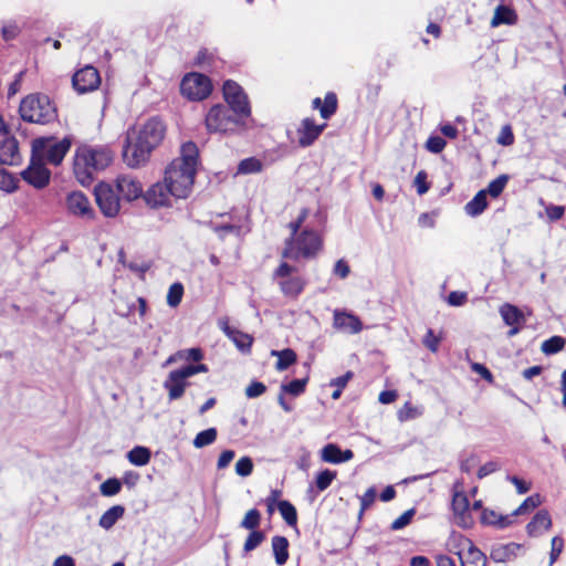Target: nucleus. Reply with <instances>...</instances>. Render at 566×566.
<instances>
[{"label": "nucleus", "mask_w": 566, "mask_h": 566, "mask_svg": "<svg viewBox=\"0 0 566 566\" xmlns=\"http://www.w3.org/2000/svg\"><path fill=\"white\" fill-rule=\"evenodd\" d=\"M499 312L503 322L511 327L507 332V336L512 337L518 334L525 323L523 312L516 305L511 303L502 304Z\"/></svg>", "instance_id": "nucleus-19"}, {"label": "nucleus", "mask_w": 566, "mask_h": 566, "mask_svg": "<svg viewBox=\"0 0 566 566\" xmlns=\"http://www.w3.org/2000/svg\"><path fill=\"white\" fill-rule=\"evenodd\" d=\"M213 230L221 239H224V237L229 233H232L237 237L241 235L242 227L235 224H218Z\"/></svg>", "instance_id": "nucleus-58"}, {"label": "nucleus", "mask_w": 566, "mask_h": 566, "mask_svg": "<svg viewBox=\"0 0 566 566\" xmlns=\"http://www.w3.org/2000/svg\"><path fill=\"white\" fill-rule=\"evenodd\" d=\"M333 273L340 279H346L350 273V268L344 259H340L336 261Z\"/></svg>", "instance_id": "nucleus-62"}, {"label": "nucleus", "mask_w": 566, "mask_h": 566, "mask_svg": "<svg viewBox=\"0 0 566 566\" xmlns=\"http://www.w3.org/2000/svg\"><path fill=\"white\" fill-rule=\"evenodd\" d=\"M166 125L158 117L149 118L133 139L128 133L123 148V158L132 168L145 165L150 154L165 138Z\"/></svg>", "instance_id": "nucleus-2"}, {"label": "nucleus", "mask_w": 566, "mask_h": 566, "mask_svg": "<svg viewBox=\"0 0 566 566\" xmlns=\"http://www.w3.org/2000/svg\"><path fill=\"white\" fill-rule=\"evenodd\" d=\"M377 490L375 486H370L360 497V509L358 517L361 518L365 511L370 509L376 501Z\"/></svg>", "instance_id": "nucleus-46"}, {"label": "nucleus", "mask_w": 566, "mask_h": 566, "mask_svg": "<svg viewBox=\"0 0 566 566\" xmlns=\"http://www.w3.org/2000/svg\"><path fill=\"white\" fill-rule=\"evenodd\" d=\"M265 539V535L262 531H251V533L248 535L243 549L245 553H249L253 549H255L258 546H260Z\"/></svg>", "instance_id": "nucleus-47"}, {"label": "nucleus", "mask_w": 566, "mask_h": 566, "mask_svg": "<svg viewBox=\"0 0 566 566\" xmlns=\"http://www.w3.org/2000/svg\"><path fill=\"white\" fill-rule=\"evenodd\" d=\"M99 490L104 496H114L120 492L122 483L116 478H109L101 484Z\"/></svg>", "instance_id": "nucleus-48"}, {"label": "nucleus", "mask_w": 566, "mask_h": 566, "mask_svg": "<svg viewBox=\"0 0 566 566\" xmlns=\"http://www.w3.org/2000/svg\"><path fill=\"white\" fill-rule=\"evenodd\" d=\"M144 199L146 203L151 208L168 207L170 206V187H168L165 180L163 182H156L145 193Z\"/></svg>", "instance_id": "nucleus-20"}, {"label": "nucleus", "mask_w": 566, "mask_h": 566, "mask_svg": "<svg viewBox=\"0 0 566 566\" xmlns=\"http://www.w3.org/2000/svg\"><path fill=\"white\" fill-rule=\"evenodd\" d=\"M101 84L99 72L92 65H86L76 71L72 77V85L74 90L84 94L95 91Z\"/></svg>", "instance_id": "nucleus-14"}, {"label": "nucleus", "mask_w": 566, "mask_h": 566, "mask_svg": "<svg viewBox=\"0 0 566 566\" xmlns=\"http://www.w3.org/2000/svg\"><path fill=\"white\" fill-rule=\"evenodd\" d=\"M323 247L324 239L322 233L305 228L297 237L285 240L281 256L294 261L314 259L323 250Z\"/></svg>", "instance_id": "nucleus-4"}, {"label": "nucleus", "mask_w": 566, "mask_h": 566, "mask_svg": "<svg viewBox=\"0 0 566 566\" xmlns=\"http://www.w3.org/2000/svg\"><path fill=\"white\" fill-rule=\"evenodd\" d=\"M263 168V164L255 157L245 158L240 161L238 170L241 174H255L260 172Z\"/></svg>", "instance_id": "nucleus-44"}, {"label": "nucleus", "mask_w": 566, "mask_h": 566, "mask_svg": "<svg viewBox=\"0 0 566 566\" xmlns=\"http://www.w3.org/2000/svg\"><path fill=\"white\" fill-rule=\"evenodd\" d=\"M337 473L335 471H331L328 469L318 473L316 478V488L318 491H325L329 488Z\"/></svg>", "instance_id": "nucleus-50"}, {"label": "nucleus", "mask_w": 566, "mask_h": 566, "mask_svg": "<svg viewBox=\"0 0 566 566\" xmlns=\"http://www.w3.org/2000/svg\"><path fill=\"white\" fill-rule=\"evenodd\" d=\"M114 160V153L108 146L81 145L73 158V172L83 186L91 185L95 176L105 170Z\"/></svg>", "instance_id": "nucleus-3"}, {"label": "nucleus", "mask_w": 566, "mask_h": 566, "mask_svg": "<svg viewBox=\"0 0 566 566\" xmlns=\"http://www.w3.org/2000/svg\"><path fill=\"white\" fill-rule=\"evenodd\" d=\"M517 14L513 8L500 4L494 10L491 27L495 28L501 24L513 25L517 22Z\"/></svg>", "instance_id": "nucleus-25"}, {"label": "nucleus", "mask_w": 566, "mask_h": 566, "mask_svg": "<svg viewBox=\"0 0 566 566\" xmlns=\"http://www.w3.org/2000/svg\"><path fill=\"white\" fill-rule=\"evenodd\" d=\"M203 358V353L201 348H188L181 349L171 355L167 359V364H170L176 360H187V361H196L199 363Z\"/></svg>", "instance_id": "nucleus-33"}, {"label": "nucleus", "mask_w": 566, "mask_h": 566, "mask_svg": "<svg viewBox=\"0 0 566 566\" xmlns=\"http://www.w3.org/2000/svg\"><path fill=\"white\" fill-rule=\"evenodd\" d=\"M515 137L511 125H505L501 128L500 134L496 138L497 144L502 146H511L514 144Z\"/></svg>", "instance_id": "nucleus-57"}, {"label": "nucleus", "mask_w": 566, "mask_h": 566, "mask_svg": "<svg viewBox=\"0 0 566 566\" xmlns=\"http://www.w3.org/2000/svg\"><path fill=\"white\" fill-rule=\"evenodd\" d=\"M114 187L118 192L120 199L127 202H132L144 196L142 182L129 175L118 176L115 179Z\"/></svg>", "instance_id": "nucleus-16"}, {"label": "nucleus", "mask_w": 566, "mask_h": 566, "mask_svg": "<svg viewBox=\"0 0 566 566\" xmlns=\"http://www.w3.org/2000/svg\"><path fill=\"white\" fill-rule=\"evenodd\" d=\"M208 370L206 364L186 365L171 370L163 385L168 392L169 400H178L185 395L186 388L190 385L189 377Z\"/></svg>", "instance_id": "nucleus-9"}, {"label": "nucleus", "mask_w": 566, "mask_h": 566, "mask_svg": "<svg viewBox=\"0 0 566 566\" xmlns=\"http://www.w3.org/2000/svg\"><path fill=\"white\" fill-rule=\"evenodd\" d=\"M272 280L277 283L281 293L296 300L306 287V280L297 273V268L282 261L272 273Z\"/></svg>", "instance_id": "nucleus-7"}, {"label": "nucleus", "mask_w": 566, "mask_h": 566, "mask_svg": "<svg viewBox=\"0 0 566 566\" xmlns=\"http://www.w3.org/2000/svg\"><path fill=\"white\" fill-rule=\"evenodd\" d=\"M468 301L465 292L453 291L448 295V303L452 306H461Z\"/></svg>", "instance_id": "nucleus-63"}, {"label": "nucleus", "mask_w": 566, "mask_h": 566, "mask_svg": "<svg viewBox=\"0 0 566 566\" xmlns=\"http://www.w3.org/2000/svg\"><path fill=\"white\" fill-rule=\"evenodd\" d=\"M222 93L227 105L232 113L237 114L243 120L251 115V106L248 95L241 85L233 80H227L222 86Z\"/></svg>", "instance_id": "nucleus-11"}, {"label": "nucleus", "mask_w": 566, "mask_h": 566, "mask_svg": "<svg viewBox=\"0 0 566 566\" xmlns=\"http://www.w3.org/2000/svg\"><path fill=\"white\" fill-rule=\"evenodd\" d=\"M96 205L106 218H115L120 211V197L114 185L101 181L94 188Z\"/></svg>", "instance_id": "nucleus-12"}, {"label": "nucleus", "mask_w": 566, "mask_h": 566, "mask_svg": "<svg viewBox=\"0 0 566 566\" xmlns=\"http://www.w3.org/2000/svg\"><path fill=\"white\" fill-rule=\"evenodd\" d=\"M566 339L562 336L555 335L544 340L541 349L545 355H554L564 349Z\"/></svg>", "instance_id": "nucleus-35"}, {"label": "nucleus", "mask_w": 566, "mask_h": 566, "mask_svg": "<svg viewBox=\"0 0 566 566\" xmlns=\"http://www.w3.org/2000/svg\"><path fill=\"white\" fill-rule=\"evenodd\" d=\"M184 292L185 289L180 282L172 283L168 289L167 304L170 307H177L181 303Z\"/></svg>", "instance_id": "nucleus-39"}, {"label": "nucleus", "mask_w": 566, "mask_h": 566, "mask_svg": "<svg viewBox=\"0 0 566 566\" xmlns=\"http://www.w3.org/2000/svg\"><path fill=\"white\" fill-rule=\"evenodd\" d=\"M472 370L475 371L476 374H479L484 380H486L488 382H493L494 380V377L492 375V373L490 371V369L484 366L483 364H480V363H473L472 366H471Z\"/></svg>", "instance_id": "nucleus-64"}, {"label": "nucleus", "mask_w": 566, "mask_h": 566, "mask_svg": "<svg viewBox=\"0 0 566 566\" xmlns=\"http://www.w3.org/2000/svg\"><path fill=\"white\" fill-rule=\"evenodd\" d=\"M565 207L564 206H556V205H548L545 207V213L549 221H558L560 220L565 214Z\"/></svg>", "instance_id": "nucleus-59"}, {"label": "nucleus", "mask_w": 566, "mask_h": 566, "mask_svg": "<svg viewBox=\"0 0 566 566\" xmlns=\"http://www.w3.org/2000/svg\"><path fill=\"white\" fill-rule=\"evenodd\" d=\"M228 336L240 350L250 352L253 344V337L251 335L239 329H228Z\"/></svg>", "instance_id": "nucleus-34"}, {"label": "nucleus", "mask_w": 566, "mask_h": 566, "mask_svg": "<svg viewBox=\"0 0 566 566\" xmlns=\"http://www.w3.org/2000/svg\"><path fill=\"white\" fill-rule=\"evenodd\" d=\"M213 62V55L207 49H200L195 57L193 65L198 67H209Z\"/></svg>", "instance_id": "nucleus-53"}, {"label": "nucleus", "mask_w": 566, "mask_h": 566, "mask_svg": "<svg viewBox=\"0 0 566 566\" xmlns=\"http://www.w3.org/2000/svg\"><path fill=\"white\" fill-rule=\"evenodd\" d=\"M66 207L69 212L74 216L90 220L95 218V211L90 199L81 191H73L67 195Z\"/></svg>", "instance_id": "nucleus-18"}, {"label": "nucleus", "mask_w": 566, "mask_h": 566, "mask_svg": "<svg viewBox=\"0 0 566 566\" xmlns=\"http://www.w3.org/2000/svg\"><path fill=\"white\" fill-rule=\"evenodd\" d=\"M459 556L462 566H486V556L472 545Z\"/></svg>", "instance_id": "nucleus-28"}, {"label": "nucleus", "mask_w": 566, "mask_h": 566, "mask_svg": "<svg viewBox=\"0 0 566 566\" xmlns=\"http://www.w3.org/2000/svg\"><path fill=\"white\" fill-rule=\"evenodd\" d=\"M261 523V513L256 509L249 510L243 520L240 523V526L242 528L249 530V531H259V526Z\"/></svg>", "instance_id": "nucleus-38"}, {"label": "nucleus", "mask_w": 566, "mask_h": 566, "mask_svg": "<svg viewBox=\"0 0 566 566\" xmlns=\"http://www.w3.org/2000/svg\"><path fill=\"white\" fill-rule=\"evenodd\" d=\"M217 434L218 433L216 428L202 430L196 436L193 440V446L196 448L207 447L216 441Z\"/></svg>", "instance_id": "nucleus-42"}, {"label": "nucleus", "mask_w": 566, "mask_h": 566, "mask_svg": "<svg viewBox=\"0 0 566 566\" xmlns=\"http://www.w3.org/2000/svg\"><path fill=\"white\" fill-rule=\"evenodd\" d=\"M72 144L73 138L71 136H65L61 140H56L53 136L39 137L32 143V153L42 159L45 158L49 164L59 166L70 151Z\"/></svg>", "instance_id": "nucleus-8"}, {"label": "nucleus", "mask_w": 566, "mask_h": 566, "mask_svg": "<svg viewBox=\"0 0 566 566\" xmlns=\"http://www.w3.org/2000/svg\"><path fill=\"white\" fill-rule=\"evenodd\" d=\"M564 549V539L560 536H554L552 538V549L549 554L551 564H554Z\"/></svg>", "instance_id": "nucleus-60"}, {"label": "nucleus", "mask_w": 566, "mask_h": 566, "mask_svg": "<svg viewBox=\"0 0 566 566\" xmlns=\"http://www.w3.org/2000/svg\"><path fill=\"white\" fill-rule=\"evenodd\" d=\"M212 90L211 78L198 72L185 74L180 82L181 95L191 102L205 101L211 95Z\"/></svg>", "instance_id": "nucleus-10"}, {"label": "nucleus", "mask_w": 566, "mask_h": 566, "mask_svg": "<svg viewBox=\"0 0 566 566\" xmlns=\"http://www.w3.org/2000/svg\"><path fill=\"white\" fill-rule=\"evenodd\" d=\"M420 411L417 407H415L410 401L403 403V406L398 410L397 417L399 421L405 422L412 419H416L420 416Z\"/></svg>", "instance_id": "nucleus-49"}, {"label": "nucleus", "mask_w": 566, "mask_h": 566, "mask_svg": "<svg viewBox=\"0 0 566 566\" xmlns=\"http://www.w3.org/2000/svg\"><path fill=\"white\" fill-rule=\"evenodd\" d=\"M242 124L243 119L224 104L212 105L205 117L209 134H233Z\"/></svg>", "instance_id": "nucleus-6"}, {"label": "nucleus", "mask_w": 566, "mask_h": 566, "mask_svg": "<svg viewBox=\"0 0 566 566\" xmlns=\"http://www.w3.org/2000/svg\"><path fill=\"white\" fill-rule=\"evenodd\" d=\"M542 504V499H541V495L538 493H535L528 497H526L521 504L520 506L514 510L512 512V515L514 516H517V515H523V514H526L533 510H535L537 506H539Z\"/></svg>", "instance_id": "nucleus-37"}, {"label": "nucleus", "mask_w": 566, "mask_h": 566, "mask_svg": "<svg viewBox=\"0 0 566 566\" xmlns=\"http://www.w3.org/2000/svg\"><path fill=\"white\" fill-rule=\"evenodd\" d=\"M273 356H277V360L275 363V369L279 371L286 370L289 367L294 365L297 360L296 353L291 348H285L282 350H272Z\"/></svg>", "instance_id": "nucleus-29"}, {"label": "nucleus", "mask_w": 566, "mask_h": 566, "mask_svg": "<svg viewBox=\"0 0 566 566\" xmlns=\"http://www.w3.org/2000/svg\"><path fill=\"white\" fill-rule=\"evenodd\" d=\"M19 113L28 123L49 124L57 118V109L54 102L45 94L34 93L22 98Z\"/></svg>", "instance_id": "nucleus-5"}, {"label": "nucleus", "mask_w": 566, "mask_h": 566, "mask_svg": "<svg viewBox=\"0 0 566 566\" xmlns=\"http://www.w3.org/2000/svg\"><path fill=\"white\" fill-rule=\"evenodd\" d=\"M312 108L318 109L322 118L329 119L338 109L336 93L327 92L323 101L321 97H315L312 101Z\"/></svg>", "instance_id": "nucleus-23"}, {"label": "nucleus", "mask_w": 566, "mask_h": 566, "mask_svg": "<svg viewBox=\"0 0 566 566\" xmlns=\"http://www.w3.org/2000/svg\"><path fill=\"white\" fill-rule=\"evenodd\" d=\"M277 510L289 526L295 527L297 525V511L291 502L287 500L277 502Z\"/></svg>", "instance_id": "nucleus-32"}, {"label": "nucleus", "mask_w": 566, "mask_h": 566, "mask_svg": "<svg viewBox=\"0 0 566 566\" xmlns=\"http://www.w3.org/2000/svg\"><path fill=\"white\" fill-rule=\"evenodd\" d=\"M441 336H437L433 329L429 328L423 337V345L432 353H437L441 343Z\"/></svg>", "instance_id": "nucleus-56"}, {"label": "nucleus", "mask_w": 566, "mask_h": 566, "mask_svg": "<svg viewBox=\"0 0 566 566\" xmlns=\"http://www.w3.org/2000/svg\"><path fill=\"white\" fill-rule=\"evenodd\" d=\"M489 206L486 191L480 190L476 195L464 206V211L470 217L480 216Z\"/></svg>", "instance_id": "nucleus-26"}, {"label": "nucleus", "mask_w": 566, "mask_h": 566, "mask_svg": "<svg viewBox=\"0 0 566 566\" xmlns=\"http://www.w3.org/2000/svg\"><path fill=\"white\" fill-rule=\"evenodd\" d=\"M19 179L4 168H0V189L11 193L18 189Z\"/></svg>", "instance_id": "nucleus-36"}, {"label": "nucleus", "mask_w": 566, "mask_h": 566, "mask_svg": "<svg viewBox=\"0 0 566 566\" xmlns=\"http://www.w3.org/2000/svg\"><path fill=\"white\" fill-rule=\"evenodd\" d=\"M21 178L33 188L41 190L49 186L51 171L45 167L42 158L32 153L29 166L21 171Z\"/></svg>", "instance_id": "nucleus-13"}, {"label": "nucleus", "mask_w": 566, "mask_h": 566, "mask_svg": "<svg viewBox=\"0 0 566 566\" xmlns=\"http://www.w3.org/2000/svg\"><path fill=\"white\" fill-rule=\"evenodd\" d=\"M552 527V518L547 510H539L526 525V532L530 536H537L543 531Z\"/></svg>", "instance_id": "nucleus-24"}, {"label": "nucleus", "mask_w": 566, "mask_h": 566, "mask_svg": "<svg viewBox=\"0 0 566 566\" xmlns=\"http://www.w3.org/2000/svg\"><path fill=\"white\" fill-rule=\"evenodd\" d=\"M125 507L123 505H114L103 513L99 517L98 524L105 530H109L115 523L123 517Z\"/></svg>", "instance_id": "nucleus-30"}, {"label": "nucleus", "mask_w": 566, "mask_h": 566, "mask_svg": "<svg viewBox=\"0 0 566 566\" xmlns=\"http://www.w3.org/2000/svg\"><path fill=\"white\" fill-rule=\"evenodd\" d=\"M308 378L294 379L286 385H282L281 390L292 396H300L305 391Z\"/></svg>", "instance_id": "nucleus-45"}, {"label": "nucleus", "mask_w": 566, "mask_h": 566, "mask_svg": "<svg viewBox=\"0 0 566 566\" xmlns=\"http://www.w3.org/2000/svg\"><path fill=\"white\" fill-rule=\"evenodd\" d=\"M451 509L454 515V521L459 526L463 528L472 526L473 518L470 513V502L465 492H453Z\"/></svg>", "instance_id": "nucleus-17"}, {"label": "nucleus", "mask_w": 566, "mask_h": 566, "mask_svg": "<svg viewBox=\"0 0 566 566\" xmlns=\"http://www.w3.org/2000/svg\"><path fill=\"white\" fill-rule=\"evenodd\" d=\"M266 391V386L261 381H252L245 388V395L249 398H256Z\"/></svg>", "instance_id": "nucleus-61"}, {"label": "nucleus", "mask_w": 566, "mask_h": 566, "mask_svg": "<svg viewBox=\"0 0 566 566\" xmlns=\"http://www.w3.org/2000/svg\"><path fill=\"white\" fill-rule=\"evenodd\" d=\"M333 325L336 329L349 334H357L363 329V323L357 315L339 310L334 311Z\"/></svg>", "instance_id": "nucleus-21"}, {"label": "nucleus", "mask_w": 566, "mask_h": 566, "mask_svg": "<svg viewBox=\"0 0 566 566\" xmlns=\"http://www.w3.org/2000/svg\"><path fill=\"white\" fill-rule=\"evenodd\" d=\"M289 541L284 536L272 537V549L277 565H284L289 559Z\"/></svg>", "instance_id": "nucleus-27"}, {"label": "nucleus", "mask_w": 566, "mask_h": 566, "mask_svg": "<svg viewBox=\"0 0 566 566\" xmlns=\"http://www.w3.org/2000/svg\"><path fill=\"white\" fill-rule=\"evenodd\" d=\"M427 178H428V175L424 170L418 171L415 177L413 185L416 186L417 193L419 196L424 195L430 189V184L428 182Z\"/></svg>", "instance_id": "nucleus-55"}, {"label": "nucleus", "mask_w": 566, "mask_h": 566, "mask_svg": "<svg viewBox=\"0 0 566 566\" xmlns=\"http://www.w3.org/2000/svg\"><path fill=\"white\" fill-rule=\"evenodd\" d=\"M515 546L516 545L514 543H511L493 548L491 551V558L499 563L506 562L512 555H514Z\"/></svg>", "instance_id": "nucleus-43"}, {"label": "nucleus", "mask_w": 566, "mask_h": 566, "mask_svg": "<svg viewBox=\"0 0 566 566\" xmlns=\"http://www.w3.org/2000/svg\"><path fill=\"white\" fill-rule=\"evenodd\" d=\"M415 514H416V510L415 509H410V510L403 512L399 517H397L391 523L390 528L392 531H398V530H401V528L406 527L407 525H409L411 523V520H412Z\"/></svg>", "instance_id": "nucleus-51"}, {"label": "nucleus", "mask_w": 566, "mask_h": 566, "mask_svg": "<svg viewBox=\"0 0 566 566\" xmlns=\"http://www.w3.org/2000/svg\"><path fill=\"white\" fill-rule=\"evenodd\" d=\"M507 181L509 177L506 175H500L488 185L486 189L482 190L486 191V196L490 195L492 198H497L503 192Z\"/></svg>", "instance_id": "nucleus-41"}, {"label": "nucleus", "mask_w": 566, "mask_h": 566, "mask_svg": "<svg viewBox=\"0 0 566 566\" xmlns=\"http://www.w3.org/2000/svg\"><path fill=\"white\" fill-rule=\"evenodd\" d=\"M0 163L8 166H18L22 163L19 142L15 137H6L0 143Z\"/></svg>", "instance_id": "nucleus-22"}, {"label": "nucleus", "mask_w": 566, "mask_h": 566, "mask_svg": "<svg viewBox=\"0 0 566 566\" xmlns=\"http://www.w3.org/2000/svg\"><path fill=\"white\" fill-rule=\"evenodd\" d=\"M151 458V452L148 448L137 446L134 447L128 453L127 459L128 461L137 467H143L149 463Z\"/></svg>", "instance_id": "nucleus-31"}, {"label": "nucleus", "mask_w": 566, "mask_h": 566, "mask_svg": "<svg viewBox=\"0 0 566 566\" xmlns=\"http://www.w3.org/2000/svg\"><path fill=\"white\" fill-rule=\"evenodd\" d=\"M342 450L337 444L328 443L322 450V460L328 463H342Z\"/></svg>", "instance_id": "nucleus-40"}, {"label": "nucleus", "mask_w": 566, "mask_h": 566, "mask_svg": "<svg viewBox=\"0 0 566 566\" xmlns=\"http://www.w3.org/2000/svg\"><path fill=\"white\" fill-rule=\"evenodd\" d=\"M199 163V149L193 142L182 144L180 155L172 159L165 170L164 180L170 187L172 197L186 199L192 191L197 166Z\"/></svg>", "instance_id": "nucleus-1"}, {"label": "nucleus", "mask_w": 566, "mask_h": 566, "mask_svg": "<svg viewBox=\"0 0 566 566\" xmlns=\"http://www.w3.org/2000/svg\"><path fill=\"white\" fill-rule=\"evenodd\" d=\"M447 146V142L441 136H430L426 142V148L432 154L441 153Z\"/></svg>", "instance_id": "nucleus-52"}, {"label": "nucleus", "mask_w": 566, "mask_h": 566, "mask_svg": "<svg viewBox=\"0 0 566 566\" xmlns=\"http://www.w3.org/2000/svg\"><path fill=\"white\" fill-rule=\"evenodd\" d=\"M326 127V123L316 124L312 117L303 118L296 129L298 145L303 148L310 147L318 139Z\"/></svg>", "instance_id": "nucleus-15"}, {"label": "nucleus", "mask_w": 566, "mask_h": 566, "mask_svg": "<svg viewBox=\"0 0 566 566\" xmlns=\"http://www.w3.org/2000/svg\"><path fill=\"white\" fill-rule=\"evenodd\" d=\"M253 471V462L249 457L240 458L235 463V472L240 476H248Z\"/></svg>", "instance_id": "nucleus-54"}]
</instances>
